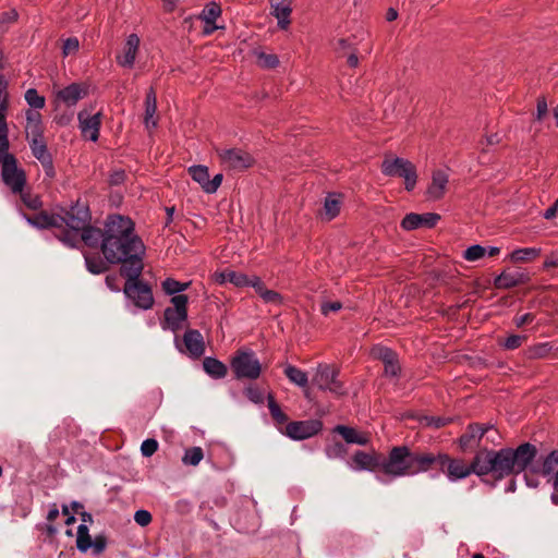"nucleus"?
Masks as SVG:
<instances>
[{"label":"nucleus","instance_id":"f257e3e1","mask_svg":"<svg viewBox=\"0 0 558 558\" xmlns=\"http://www.w3.org/2000/svg\"><path fill=\"white\" fill-rule=\"evenodd\" d=\"M98 246L109 264H121L132 275L143 271V255L145 246L135 232V225L131 218L122 215H109L99 229Z\"/></svg>","mask_w":558,"mask_h":558},{"label":"nucleus","instance_id":"f03ea898","mask_svg":"<svg viewBox=\"0 0 558 558\" xmlns=\"http://www.w3.org/2000/svg\"><path fill=\"white\" fill-rule=\"evenodd\" d=\"M536 454V447L530 442L521 444L515 449H484L475 454L474 468L480 471V476L493 474L499 481L525 471Z\"/></svg>","mask_w":558,"mask_h":558},{"label":"nucleus","instance_id":"7ed1b4c3","mask_svg":"<svg viewBox=\"0 0 558 558\" xmlns=\"http://www.w3.org/2000/svg\"><path fill=\"white\" fill-rule=\"evenodd\" d=\"M63 225L56 236L66 246L76 247L82 241L85 245L96 248L99 244V228L90 225L92 214L87 203L77 201L62 216Z\"/></svg>","mask_w":558,"mask_h":558},{"label":"nucleus","instance_id":"20e7f679","mask_svg":"<svg viewBox=\"0 0 558 558\" xmlns=\"http://www.w3.org/2000/svg\"><path fill=\"white\" fill-rule=\"evenodd\" d=\"M435 470L436 472H447L451 481L461 480L471 473L480 475V471L474 468V459L470 464L462 460L450 459L446 454H421V472Z\"/></svg>","mask_w":558,"mask_h":558},{"label":"nucleus","instance_id":"39448f33","mask_svg":"<svg viewBox=\"0 0 558 558\" xmlns=\"http://www.w3.org/2000/svg\"><path fill=\"white\" fill-rule=\"evenodd\" d=\"M418 457L410 451L407 446L393 447L387 458L380 462V471L387 475L398 477L413 474L414 464Z\"/></svg>","mask_w":558,"mask_h":558},{"label":"nucleus","instance_id":"423d86ee","mask_svg":"<svg viewBox=\"0 0 558 558\" xmlns=\"http://www.w3.org/2000/svg\"><path fill=\"white\" fill-rule=\"evenodd\" d=\"M120 274L126 279L123 289L125 295L132 300L135 306L143 310L150 308L154 304L153 291L148 284L140 280L142 271L134 276L124 271V269H120Z\"/></svg>","mask_w":558,"mask_h":558},{"label":"nucleus","instance_id":"0eeeda50","mask_svg":"<svg viewBox=\"0 0 558 558\" xmlns=\"http://www.w3.org/2000/svg\"><path fill=\"white\" fill-rule=\"evenodd\" d=\"M230 366L236 379L255 380L262 374V364L252 350H238L231 359Z\"/></svg>","mask_w":558,"mask_h":558},{"label":"nucleus","instance_id":"6e6552de","mask_svg":"<svg viewBox=\"0 0 558 558\" xmlns=\"http://www.w3.org/2000/svg\"><path fill=\"white\" fill-rule=\"evenodd\" d=\"M381 172L388 177L403 178L407 191L414 190L416 185V167L407 159L400 157L385 158L381 163Z\"/></svg>","mask_w":558,"mask_h":558},{"label":"nucleus","instance_id":"1a4fd4ad","mask_svg":"<svg viewBox=\"0 0 558 558\" xmlns=\"http://www.w3.org/2000/svg\"><path fill=\"white\" fill-rule=\"evenodd\" d=\"M339 369L329 364H319L313 376V384L318 389L329 391L337 397L347 395V389L342 381L338 379Z\"/></svg>","mask_w":558,"mask_h":558},{"label":"nucleus","instance_id":"9d476101","mask_svg":"<svg viewBox=\"0 0 558 558\" xmlns=\"http://www.w3.org/2000/svg\"><path fill=\"white\" fill-rule=\"evenodd\" d=\"M187 302L185 294H179L171 298L172 307H167L163 312L162 328H169L173 332L181 329L182 324L187 319Z\"/></svg>","mask_w":558,"mask_h":558},{"label":"nucleus","instance_id":"9b49d317","mask_svg":"<svg viewBox=\"0 0 558 558\" xmlns=\"http://www.w3.org/2000/svg\"><path fill=\"white\" fill-rule=\"evenodd\" d=\"M221 165L233 171H244L255 163L254 157L241 148H217Z\"/></svg>","mask_w":558,"mask_h":558},{"label":"nucleus","instance_id":"f8f14e48","mask_svg":"<svg viewBox=\"0 0 558 558\" xmlns=\"http://www.w3.org/2000/svg\"><path fill=\"white\" fill-rule=\"evenodd\" d=\"M323 427L324 424L320 420L313 418L289 422L284 428H279V430L292 440H304L319 434Z\"/></svg>","mask_w":558,"mask_h":558},{"label":"nucleus","instance_id":"ddd939ff","mask_svg":"<svg viewBox=\"0 0 558 558\" xmlns=\"http://www.w3.org/2000/svg\"><path fill=\"white\" fill-rule=\"evenodd\" d=\"M1 175L4 184L13 193H21L26 184L25 171L17 167L15 156H7L1 163Z\"/></svg>","mask_w":558,"mask_h":558},{"label":"nucleus","instance_id":"4468645a","mask_svg":"<svg viewBox=\"0 0 558 558\" xmlns=\"http://www.w3.org/2000/svg\"><path fill=\"white\" fill-rule=\"evenodd\" d=\"M182 345L177 341V348L192 359H199L205 352L203 335L196 329H187L182 339Z\"/></svg>","mask_w":558,"mask_h":558},{"label":"nucleus","instance_id":"2eb2a0df","mask_svg":"<svg viewBox=\"0 0 558 558\" xmlns=\"http://www.w3.org/2000/svg\"><path fill=\"white\" fill-rule=\"evenodd\" d=\"M448 183L449 174L447 171L441 169L434 170L424 192L425 201L436 202L441 199L446 194Z\"/></svg>","mask_w":558,"mask_h":558},{"label":"nucleus","instance_id":"dca6fc26","mask_svg":"<svg viewBox=\"0 0 558 558\" xmlns=\"http://www.w3.org/2000/svg\"><path fill=\"white\" fill-rule=\"evenodd\" d=\"M489 424L471 423L459 437V446L462 451L477 447L484 435L492 428Z\"/></svg>","mask_w":558,"mask_h":558},{"label":"nucleus","instance_id":"f3484780","mask_svg":"<svg viewBox=\"0 0 558 558\" xmlns=\"http://www.w3.org/2000/svg\"><path fill=\"white\" fill-rule=\"evenodd\" d=\"M22 216L32 227L40 230L56 228L60 231L63 227L61 215L49 214L46 210H40L34 215L22 213Z\"/></svg>","mask_w":558,"mask_h":558},{"label":"nucleus","instance_id":"a211bd4d","mask_svg":"<svg viewBox=\"0 0 558 558\" xmlns=\"http://www.w3.org/2000/svg\"><path fill=\"white\" fill-rule=\"evenodd\" d=\"M77 118L83 136L88 137L93 142H96L99 137L101 113L96 112L92 114L87 110H82L78 112Z\"/></svg>","mask_w":558,"mask_h":558},{"label":"nucleus","instance_id":"6ab92c4d","mask_svg":"<svg viewBox=\"0 0 558 558\" xmlns=\"http://www.w3.org/2000/svg\"><path fill=\"white\" fill-rule=\"evenodd\" d=\"M530 275L522 270H504L494 279L496 289L509 290L525 284L530 281Z\"/></svg>","mask_w":558,"mask_h":558},{"label":"nucleus","instance_id":"aec40b11","mask_svg":"<svg viewBox=\"0 0 558 558\" xmlns=\"http://www.w3.org/2000/svg\"><path fill=\"white\" fill-rule=\"evenodd\" d=\"M29 147L33 156L41 163L46 174L52 177L54 174L52 156L48 150L45 140L29 141Z\"/></svg>","mask_w":558,"mask_h":558},{"label":"nucleus","instance_id":"412c9836","mask_svg":"<svg viewBox=\"0 0 558 558\" xmlns=\"http://www.w3.org/2000/svg\"><path fill=\"white\" fill-rule=\"evenodd\" d=\"M87 95V88L80 83H72L57 93V98L65 106H75Z\"/></svg>","mask_w":558,"mask_h":558},{"label":"nucleus","instance_id":"4be33fe9","mask_svg":"<svg viewBox=\"0 0 558 558\" xmlns=\"http://www.w3.org/2000/svg\"><path fill=\"white\" fill-rule=\"evenodd\" d=\"M140 37L136 34H130L126 38L123 54L117 57V62L123 68H133L136 54L140 48Z\"/></svg>","mask_w":558,"mask_h":558},{"label":"nucleus","instance_id":"5701e85b","mask_svg":"<svg viewBox=\"0 0 558 558\" xmlns=\"http://www.w3.org/2000/svg\"><path fill=\"white\" fill-rule=\"evenodd\" d=\"M269 3L271 14L277 19L279 28L287 29L291 23V0H269Z\"/></svg>","mask_w":558,"mask_h":558},{"label":"nucleus","instance_id":"b1692460","mask_svg":"<svg viewBox=\"0 0 558 558\" xmlns=\"http://www.w3.org/2000/svg\"><path fill=\"white\" fill-rule=\"evenodd\" d=\"M380 457L376 454H369L364 451H356L353 456V463L355 464V470H368V471H375L380 470Z\"/></svg>","mask_w":558,"mask_h":558},{"label":"nucleus","instance_id":"393cba45","mask_svg":"<svg viewBox=\"0 0 558 558\" xmlns=\"http://www.w3.org/2000/svg\"><path fill=\"white\" fill-rule=\"evenodd\" d=\"M157 112V94L154 87H150L145 97V117L144 123L147 129L156 128L157 120L155 119Z\"/></svg>","mask_w":558,"mask_h":558},{"label":"nucleus","instance_id":"a878e982","mask_svg":"<svg viewBox=\"0 0 558 558\" xmlns=\"http://www.w3.org/2000/svg\"><path fill=\"white\" fill-rule=\"evenodd\" d=\"M538 472L551 483L558 477V450H553L544 458Z\"/></svg>","mask_w":558,"mask_h":558},{"label":"nucleus","instance_id":"bb28decb","mask_svg":"<svg viewBox=\"0 0 558 558\" xmlns=\"http://www.w3.org/2000/svg\"><path fill=\"white\" fill-rule=\"evenodd\" d=\"M214 276L215 281L219 284L230 282L239 288H243L247 284V276L243 272L227 269L221 272H215Z\"/></svg>","mask_w":558,"mask_h":558},{"label":"nucleus","instance_id":"cd10ccee","mask_svg":"<svg viewBox=\"0 0 558 558\" xmlns=\"http://www.w3.org/2000/svg\"><path fill=\"white\" fill-rule=\"evenodd\" d=\"M333 433L341 435L347 444H356L364 446L368 442V438L360 434L355 428L345 425H337L333 428Z\"/></svg>","mask_w":558,"mask_h":558},{"label":"nucleus","instance_id":"c85d7f7f","mask_svg":"<svg viewBox=\"0 0 558 558\" xmlns=\"http://www.w3.org/2000/svg\"><path fill=\"white\" fill-rule=\"evenodd\" d=\"M203 368L214 379H221L226 377L228 373L226 364L211 356H207L203 360Z\"/></svg>","mask_w":558,"mask_h":558},{"label":"nucleus","instance_id":"c756f323","mask_svg":"<svg viewBox=\"0 0 558 558\" xmlns=\"http://www.w3.org/2000/svg\"><path fill=\"white\" fill-rule=\"evenodd\" d=\"M541 253L539 247H522L512 251L509 258L512 263H529L537 258Z\"/></svg>","mask_w":558,"mask_h":558},{"label":"nucleus","instance_id":"7c9ffc66","mask_svg":"<svg viewBox=\"0 0 558 558\" xmlns=\"http://www.w3.org/2000/svg\"><path fill=\"white\" fill-rule=\"evenodd\" d=\"M283 373L292 384H294L301 388L307 387L308 376L304 371L300 369L299 367L288 364L284 367Z\"/></svg>","mask_w":558,"mask_h":558},{"label":"nucleus","instance_id":"2f4dec72","mask_svg":"<svg viewBox=\"0 0 558 558\" xmlns=\"http://www.w3.org/2000/svg\"><path fill=\"white\" fill-rule=\"evenodd\" d=\"M268 409L274 422L277 425L288 424V415L281 410L272 393L267 396Z\"/></svg>","mask_w":558,"mask_h":558},{"label":"nucleus","instance_id":"473e14b6","mask_svg":"<svg viewBox=\"0 0 558 558\" xmlns=\"http://www.w3.org/2000/svg\"><path fill=\"white\" fill-rule=\"evenodd\" d=\"M189 173L191 174L192 179L202 186L204 192H206L207 183L209 180L208 168L202 165L192 166L189 168Z\"/></svg>","mask_w":558,"mask_h":558},{"label":"nucleus","instance_id":"72a5a7b5","mask_svg":"<svg viewBox=\"0 0 558 558\" xmlns=\"http://www.w3.org/2000/svg\"><path fill=\"white\" fill-rule=\"evenodd\" d=\"M190 286L191 281L180 282L173 278H167L161 283L165 293L172 296L179 295L180 292L185 291Z\"/></svg>","mask_w":558,"mask_h":558},{"label":"nucleus","instance_id":"f704fd0d","mask_svg":"<svg viewBox=\"0 0 558 558\" xmlns=\"http://www.w3.org/2000/svg\"><path fill=\"white\" fill-rule=\"evenodd\" d=\"M93 539L89 535L88 527L80 524L77 527L76 547L80 551L86 553L92 547Z\"/></svg>","mask_w":558,"mask_h":558},{"label":"nucleus","instance_id":"c9c22d12","mask_svg":"<svg viewBox=\"0 0 558 558\" xmlns=\"http://www.w3.org/2000/svg\"><path fill=\"white\" fill-rule=\"evenodd\" d=\"M371 355L374 359L381 361L384 365L388 364L389 362L398 357L395 351L380 344L374 345L371 349Z\"/></svg>","mask_w":558,"mask_h":558},{"label":"nucleus","instance_id":"e433bc0d","mask_svg":"<svg viewBox=\"0 0 558 558\" xmlns=\"http://www.w3.org/2000/svg\"><path fill=\"white\" fill-rule=\"evenodd\" d=\"M107 260L105 262L99 256L85 255V264L89 272L99 275L108 270Z\"/></svg>","mask_w":558,"mask_h":558},{"label":"nucleus","instance_id":"4c0bfd02","mask_svg":"<svg viewBox=\"0 0 558 558\" xmlns=\"http://www.w3.org/2000/svg\"><path fill=\"white\" fill-rule=\"evenodd\" d=\"M204 458V452L201 447H191L185 449L182 462L185 465L196 466Z\"/></svg>","mask_w":558,"mask_h":558},{"label":"nucleus","instance_id":"58836bf2","mask_svg":"<svg viewBox=\"0 0 558 558\" xmlns=\"http://www.w3.org/2000/svg\"><path fill=\"white\" fill-rule=\"evenodd\" d=\"M341 202L333 195H328L324 203V211L327 220H332L340 213Z\"/></svg>","mask_w":558,"mask_h":558},{"label":"nucleus","instance_id":"ea45409f","mask_svg":"<svg viewBox=\"0 0 558 558\" xmlns=\"http://www.w3.org/2000/svg\"><path fill=\"white\" fill-rule=\"evenodd\" d=\"M553 349V345L550 342H541L531 345L527 351V357L529 359H544L546 357Z\"/></svg>","mask_w":558,"mask_h":558},{"label":"nucleus","instance_id":"a19ab883","mask_svg":"<svg viewBox=\"0 0 558 558\" xmlns=\"http://www.w3.org/2000/svg\"><path fill=\"white\" fill-rule=\"evenodd\" d=\"M221 15V8L216 2H210L206 4L203 12L201 13V20L204 22H216V20Z\"/></svg>","mask_w":558,"mask_h":558},{"label":"nucleus","instance_id":"79ce46f5","mask_svg":"<svg viewBox=\"0 0 558 558\" xmlns=\"http://www.w3.org/2000/svg\"><path fill=\"white\" fill-rule=\"evenodd\" d=\"M258 65L263 69H275L279 65V59L277 54L274 53H265L262 51L255 52Z\"/></svg>","mask_w":558,"mask_h":558},{"label":"nucleus","instance_id":"37998d69","mask_svg":"<svg viewBox=\"0 0 558 558\" xmlns=\"http://www.w3.org/2000/svg\"><path fill=\"white\" fill-rule=\"evenodd\" d=\"M19 194L21 195V201L28 209L38 210L43 207V202L39 195L24 192V190Z\"/></svg>","mask_w":558,"mask_h":558},{"label":"nucleus","instance_id":"c03bdc74","mask_svg":"<svg viewBox=\"0 0 558 558\" xmlns=\"http://www.w3.org/2000/svg\"><path fill=\"white\" fill-rule=\"evenodd\" d=\"M525 339V336L510 335L505 339H498V344L505 350H515L522 345Z\"/></svg>","mask_w":558,"mask_h":558},{"label":"nucleus","instance_id":"a18cd8bd","mask_svg":"<svg viewBox=\"0 0 558 558\" xmlns=\"http://www.w3.org/2000/svg\"><path fill=\"white\" fill-rule=\"evenodd\" d=\"M25 100L34 110L41 109L45 106V97L40 96L35 88L26 90Z\"/></svg>","mask_w":558,"mask_h":558},{"label":"nucleus","instance_id":"49530a36","mask_svg":"<svg viewBox=\"0 0 558 558\" xmlns=\"http://www.w3.org/2000/svg\"><path fill=\"white\" fill-rule=\"evenodd\" d=\"M485 255H486V247H484L480 244L471 245L463 252V258L469 262L478 260L482 257H484Z\"/></svg>","mask_w":558,"mask_h":558},{"label":"nucleus","instance_id":"de8ad7c7","mask_svg":"<svg viewBox=\"0 0 558 558\" xmlns=\"http://www.w3.org/2000/svg\"><path fill=\"white\" fill-rule=\"evenodd\" d=\"M451 422V418H446L441 416H428V415H421V425L424 424L428 427L434 428H440L446 426Z\"/></svg>","mask_w":558,"mask_h":558},{"label":"nucleus","instance_id":"09e8293b","mask_svg":"<svg viewBox=\"0 0 558 558\" xmlns=\"http://www.w3.org/2000/svg\"><path fill=\"white\" fill-rule=\"evenodd\" d=\"M326 456L330 459L343 458L347 453L345 446L339 441L326 446Z\"/></svg>","mask_w":558,"mask_h":558},{"label":"nucleus","instance_id":"8fccbe9b","mask_svg":"<svg viewBox=\"0 0 558 558\" xmlns=\"http://www.w3.org/2000/svg\"><path fill=\"white\" fill-rule=\"evenodd\" d=\"M244 395L255 404H262L264 402V393L257 386L250 385L245 387Z\"/></svg>","mask_w":558,"mask_h":558},{"label":"nucleus","instance_id":"3c124183","mask_svg":"<svg viewBox=\"0 0 558 558\" xmlns=\"http://www.w3.org/2000/svg\"><path fill=\"white\" fill-rule=\"evenodd\" d=\"M441 219V216L437 213H424L421 214V228H434Z\"/></svg>","mask_w":558,"mask_h":558},{"label":"nucleus","instance_id":"603ef678","mask_svg":"<svg viewBox=\"0 0 558 558\" xmlns=\"http://www.w3.org/2000/svg\"><path fill=\"white\" fill-rule=\"evenodd\" d=\"M401 228L405 231L418 229V214H408L401 221Z\"/></svg>","mask_w":558,"mask_h":558},{"label":"nucleus","instance_id":"864d4df0","mask_svg":"<svg viewBox=\"0 0 558 558\" xmlns=\"http://www.w3.org/2000/svg\"><path fill=\"white\" fill-rule=\"evenodd\" d=\"M8 107L9 104L5 96L2 104L0 105V135H9V129L7 124Z\"/></svg>","mask_w":558,"mask_h":558},{"label":"nucleus","instance_id":"5fc2aeb1","mask_svg":"<svg viewBox=\"0 0 558 558\" xmlns=\"http://www.w3.org/2000/svg\"><path fill=\"white\" fill-rule=\"evenodd\" d=\"M157 450L158 441L154 438H147L141 445V451L144 457H151Z\"/></svg>","mask_w":558,"mask_h":558},{"label":"nucleus","instance_id":"6e6d98bb","mask_svg":"<svg viewBox=\"0 0 558 558\" xmlns=\"http://www.w3.org/2000/svg\"><path fill=\"white\" fill-rule=\"evenodd\" d=\"M265 303L281 305L283 303V298L280 293L266 289L264 293L260 295Z\"/></svg>","mask_w":558,"mask_h":558},{"label":"nucleus","instance_id":"4d7b16f0","mask_svg":"<svg viewBox=\"0 0 558 558\" xmlns=\"http://www.w3.org/2000/svg\"><path fill=\"white\" fill-rule=\"evenodd\" d=\"M80 41L76 37H70L63 41L62 53L64 57L78 51Z\"/></svg>","mask_w":558,"mask_h":558},{"label":"nucleus","instance_id":"13d9d810","mask_svg":"<svg viewBox=\"0 0 558 558\" xmlns=\"http://www.w3.org/2000/svg\"><path fill=\"white\" fill-rule=\"evenodd\" d=\"M43 120L41 114L34 109H28L26 111V126L25 128H34V126H41Z\"/></svg>","mask_w":558,"mask_h":558},{"label":"nucleus","instance_id":"bf43d9fd","mask_svg":"<svg viewBox=\"0 0 558 558\" xmlns=\"http://www.w3.org/2000/svg\"><path fill=\"white\" fill-rule=\"evenodd\" d=\"M107 547V537L104 534L96 535L93 539L90 549L94 555H100Z\"/></svg>","mask_w":558,"mask_h":558},{"label":"nucleus","instance_id":"052dcab7","mask_svg":"<svg viewBox=\"0 0 558 558\" xmlns=\"http://www.w3.org/2000/svg\"><path fill=\"white\" fill-rule=\"evenodd\" d=\"M151 520H153V517H151L150 512L147 510L141 509L134 513V521L140 526H143V527L147 526L151 522Z\"/></svg>","mask_w":558,"mask_h":558},{"label":"nucleus","instance_id":"680f3d73","mask_svg":"<svg viewBox=\"0 0 558 558\" xmlns=\"http://www.w3.org/2000/svg\"><path fill=\"white\" fill-rule=\"evenodd\" d=\"M245 287H253L259 296L267 289L265 283L262 281V279L258 276H252V277L247 276V284Z\"/></svg>","mask_w":558,"mask_h":558},{"label":"nucleus","instance_id":"e2e57ef3","mask_svg":"<svg viewBox=\"0 0 558 558\" xmlns=\"http://www.w3.org/2000/svg\"><path fill=\"white\" fill-rule=\"evenodd\" d=\"M245 287H253L259 296L267 289L265 283L262 281V279L258 276H252V277L247 276V284Z\"/></svg>","mask_w":558,"mask_h":558},{"label":"nucleus","instance_id":"0e129e2a","mask_svg":"<svg viewBox=\"0 0 558 558\" xmlns=\"http://www.w3.org/2000/svg\"><path fill=\"white\" fill-rule=\"evenodd\" d=\"M26 138L27 141H35V140H45L44 138V125L41 126H34V128H25Z\"/></svg>","mask_w":558,"mask_h":558},{"label":"nucleus","instance_id":"69168bd1","mask_svg":"<svg viewBox=\"0 0 558 558\" xmlns=\"http://www.w3.org/2000/svg\"><path fill=\"white\" fill-rule=\"evenodd\" d=\"M401 368L398 362V357H396L393 361L389 362L388 364L384 365V374L386 376L397 377L400 373Z\"/></svg>","mask_w":558,"mask_h":558},{"label":"nucleus","instance_id":"338daca9","mask_svg":"<svg viewBox=\"0 0 558 558\" xmlns=\"http://www.w3.org/2000/svg\"><path fill=\"white\" fill-rule=\"evenodd\" d=\"M342 308V303L339 301L335 302H324L320 305V312L323 315L327 316L330 312H338Z\"/></svg>","mask_w":558,"mask_h":558},{"label":"nucleus","instance_id":"774afa93","mask_svg":"<svg viewBox=\"0 0 558 558\" xmlns=\"http://www.w3.org/2000/svg\"><path fill=\"white\" fill-rule=\"evenodd\" d=\"M553 267H558V251L550 252V254H548L544 260V269H549Z\"/></svg>","mask_w":558,"mask_h":558}]
</instances>
